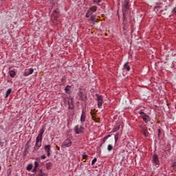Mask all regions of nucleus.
I'll return each mask as SVG.
<instances>
[{
    "label": "nucleus",
    "mask_w": 176,
    "mask_h": 176,
    "mask_svg": "<svg viewBox=\"0 0 176 176\" xmlns=\"http://www.w3.org/2000/svg\"><path fill=\"white\" fill-rule=\"evenodd\" d=\"M45 130H46V128H45L44 126H43L42 128L39 130L38 134L36 138V143L34 146V151H39L41 146H42V140H43V134L45 133Z\"/></svg>",
    "instance_id": "obj_1"
},
{
    "label": "nucleus",
    "mask_w": 176,
    "mask_h": 176,
    "mask_svg": "<svg viewBox=\"0 0 176 176\" xmlns=\"http://www.w3.org/2000/svg\"><path fill=\"white\" fill-rule=\"evenodd\" d=\"M97 12V6H93L92 7L89 8L86 12L85 14V17H87V19H89V17H90L91 15H93V14Z\"/></svg>",
    "instance_id": "obj_2"
},
{
    "label": "nucleus",
    "mask_w": 176,
    "mask_h": 176,
    "mask_svg": "<svg viewBox=\"0 0 176 176\" xmlns=\"http://www.w3.org/2000/svg\"><path fill=\"white\" fill-rule=\"evenodd\" d=\"M74 131L76 134H83V133H85V127H83L82 124L80 125H76L74 128Z\"/></svg>",
    "instance_id": "obj_3"
},
{
    "label": "nucleus",
    "mask_w": 176,
    "mask_h": 176,
    "mask_svg": "<svg viewBox=\"0 0 176 176\" xmlns=\"http://www.w3.org/2000/svg\"><path fill=\"white\" fill-rule=\"evenodd\" d=\"M130 9V0H124L122 3V13H126Z\"/></svg>",
    "instance_id": "obj_4"
},
{
    "label": "nucleus",
    "mask_w": 176,
    "mask_h": 176,
    "mask_svg": "<svg viewBox=\"0 0 176 176\" xmlns=\"http://www.w3.org/2000/svg\"><path fill=\"white\" fill-rule=\"evenodd\" d=\"M87 119V113H86V111H85V110L82 109L80 118V124L84 125L85 122H86Z\"/></svg>",
    "instance_id": "obj_5"
},
{
    "label": "nucleus",
    "mask_w": 176,
    "mask_h": 176,
    "mask_svg": "<svg viewBox=\"0 0 176 176\" xmlns=\"http://www.w3.org/2000/svg\"><path fill=\"white\" fill-rule=\"evenodd\" d=\"M96 97L98 101V108H101V107H102V104H104V98L98 94H96Z\"/></svg>",
    "instance_id": "obj_6"
},
{
    "label": "nucleus",
    "mask_w": 176,
    "mask_h": 176,
    "mask_svg": "<svg viewBox=\"0 0 176 176\" xmlns=\"http://www.w3.org/2000/svg\"><path fill=\"white\" fill-rule=\"evenodd\" d=\"M72 145V140L69 138H67L65 141L62 143V148H69Z\"/></svg>",
    "instance_id": "obj_7"
},
{
    "label": "nucleus",
    "mask_w": 176,
    "mask_h": 176,
    "mask_svg": "<svg viewBox=\"0 0 176 176\" xmlns=\"http://www.w3.org/2000/svg\"><path fill=\"white\" fill-rule=\"evenodd\" d=\"M44 151L47 153V156L50 157V152L52 151V146L50 144L44 146Z\"/></svg>",
    "instance_id": "obj_8"
},
{
    "label": "nucleus",
    "mask_w": 176,
    "mask_h": 176,
    "mask_svg": "<svg viewBox=\"0 0 176 176\" xmlns=\"http://www.w3.org/2000/svg\"><path fill=\"white\" fill-rule=\"evenodd\" d=\"M32 74H34V69L30 68L23 72V76H30V75H32Z\"/></svg>",
    "instance_id": "obj_9"
},
{
    "label": "nucleus",
    "mask_w": 176,
    "mask_h": 176,
    "mask_svg": "<svg viewBox=\"0 0 176 176\" xmlns=\"http://www.w3.org/2000/svg\"><path fill=\"white\" fill-rule=\"evenodd\" d=\"M65 91L66 93V94H72V91H71V85H67L65 88Z\"/></svg>",
    "instance_id": "obj_10"
},
{
    "label": "nucleus",
    "mask_w": 176,
    "mask_h": 176,
    "mask_svg": "<svg viewBox=\"0 0 176 176\" xmlns=\"http://www.w3.org/2000/svg\"><path fill=\"white\" fill-rule=\"evenodd\" d=\"M142 118L144 122H145V123H148V122H149V120H151V118H149L148 116H146V114L142 115Z\"/></svg>",
    "instance_id": "obj_11"
},
{
    "label": "nucleus",
    "mask_w": 176,
    "mask_h": 176,
    "mask_svg": "<svg viewBox=\"0 0 176 176\" xmlns=\"http://www.w3.org/2000/svg\"><path fill=\"white\" fill-rule=\"evenodd\" d=\"M118 130H120V125H116L112 131L111 133H116V131H118Z\"/></svg>",
    "instance_id": "obj_12"
},
{
    "label": "nucleus",
    "mask_w": 176,
    "mask_h": 176,
    "mask_svg": "<svg viewBox=\"0 0 176 176\" xmlns=\"http://www.w3.org/2000/svg\"><path fill=\"white\" fill-rule=\"evenodd\" d=\"M96 14H92L90 16V21H91L92 24H96Z\"/></svg>",
    "instance_id": "obj_13"
},
{
    "label": "nucleus",
    "mask_w": 176,
    "mask_h": 176,
    "mask_svg": "<svg viewBox=\"0 0 176 176\" xmlns=\"http://www.w3.org/2000/svg\"><path fill=\"white\" fill-rule=\"evenodd\" d=\"M8 74L10 78H14L16 76V72L14 70H10Z\"/></svg>",
    "instance_id": "obj_14"
},
{
    "label": "nucleus",
    "mask_w": 176,
    "mask_h": 176,
    "mask_svg": "<svg viewBox=\"0 0 176 176\" xmlns=\"http://www.w3.org/2000/svg\"><path fill=\"white\" fill-rule=\"evenodd\" d=\"M75 105L74 104V99H71V104L68 106V109H74Z\"/></svg>",
    "instance_id": "obj_15"
},
{
    "label": "nucleus",
    "mask_w": 176,
    "mask_h": 176,
    "mask_svg": "<svg viewBox=\"0 0 176 176\" xmlns=\"http://www.w3.org/2000/svg\"><path fill=\"white\" fill-rule=\"evenodd\" d=\"M127 64H129V62H126L124 65H123V68L124 69H126V71H130L131 67L129 65H127Z\"/></svg>",
    "instance_id": "obj_16"
},
{
    "label": "nucleus",
    "mask_w": 176,
    "mask_h": 176,
    "mask_svg": "<svg viewBox=\"0 0 176 176\" xmlns=\"http://www.w3.org/2000/svg\"><path fill=\"white\" fill-rule=\"evenodd\" d=\"M78 96L80 97V98H83V91H82V89H79Z\"/></svg>",
    "instance_id": "obj_17"
},
{
    "label": "nucleus",
    "mask_w": 176,
    "mask_h": 176,
    "mask_svg": "<svg viewBox=\"0 0 176 176\" xmlns=\"http://www.w3.org/2000/svg\"><path fill=\"white\" fill-rule=\"evenodd\" d=\"M10 93H12V88H10L7 90L5 98H8V97H9V95L10 94Z\"/></svg>",
    "instance_id": "obj_18"
},
{
    "label": "nucleus",
    "mask_w": 176,
    "mask_h": 176,
    "mask_svg": "<svg viewBox=\"0 0 176 176\" xmlns=\"http://www.w3.org/2000/svg\"><path fill=\"white\" fill-rule=\"evenodd\" d=\"M53 166V164H52V162H48L46 164V168L47 170H50V168H52V166Z\"/></svg>",
    "instance_id": "obj_19"
},
{
    "label": "nucleus",
    "mask_w": 176,
    "mask_h": 176,
    "mask_svg": "<svg viewBox=\"0 0 176 176\" xmlns=\"http://www.w3.org/2000/svg\"><path fill=\"white\" fill-rule=\"evenodd\" d=\"M112 149H113V146H112V144H109L107 146L108 152H111V151H112Z\"/></svg>",
    "instance_id": "obj_20"
},
{
    "label": "nucleus",
    "mask_w": 176,
    "mask_h": 176,
    "mask_svg": "<svg viewBox=\"0 0 176 176\" xmlns=\"http://www.w3.org/2000/svg\"><path fill=\"white\" fill-rule=\"evenodd\" d=\"M142 132H143V134H144V135L145 137H148V131H146V129H143Z\"/></svg>",
    "instance_id": "obj_21"
},
{
    "label": "nucleus",
    "mask_w": 176,
    "mask_h": 176,
    "mask_svg": "<svg viewBox=\"0 0 176 176\" xmlns=\"http://www.w3.org/2000/svg\"><path fill=\"white\" fill-rule=\"evenodd\" d=\"M111 137V135H108L107 136L104 137L102 140L103 142H105L108 138H109Z\"/></svg>",
    "instance_id": "obj_22"
},
{
    "label": "nucleus",
    "mask_w": 176,
    "mask_h": 176,
    "mask_svg": "<svg viewBox=\"0 0 176 176\" xmlns=\"http://www.w3.org/2000/svg\"><path fill=\"white\" fill-rule=\"evenodd\" d=\"M32 164H29L27 166V170H32Z\"/></svg>",
    "instance_id": "obj_23"
},
{
    "label": "nucleus",
    "mask_w": 176,
    "mask_h": 176,
    "mask_svg": "<svg viewBox=\"0 0 176 176\" xmlns=\"http://www.w3.org/2000/svg\"><path fill=\"white\" fill-rule=\"evenodd\" d=\"M96 162H97V158L92 160L91 166H94V164H96Z\"/></svg>",
    "instance_id": "obj_24"
},
{
    "label": "nucleus",
    "mask_w": 176,
    "mask_h": 176,
    "mask_svg": "<svg viewBox=\"0 0 176 176\" xmlns=\"http://www.w3.org/2000/svg\"><path fill=\"white\" fill-rule=\"evenodd\" d=\"M155 164H159V162L157 161V155H155Z\"/></svg>",
    "instance_id": "obj_25"
},
{
    "label": "nucleus",
    "mask_w": 176,
    "mask_h": 176,
    "mask_svg": "<svg viewBox=\"0 0 176 176\" xmlns=\"http://www.w3.org/2000/svg\"><path fill=\"white\" fill-rule=\"evenodd\" d=\"M46 175V174L45 173H43V172H42V170H40V173L38 174V176H45Z\"/></svg>",
    "instance_id": "obj_26"
},
{
    "label": "nucleus",
    "mask_w": 176,
    "mask_h": 176,
    "mask_svg": "<svg viewBox=\"0 0 176 176\" xmlns=\"http://www.w3.org/2000/svg\"><path fill=\"white\" fill-rule=\"evenodd\" d=\"M139 113L140 115L142 116V115H146L145 113H144V110L142 109L140 110Z\"/></svg>",
    "instance_id": "obj_27"
},
{
    "label": "nucleus",
    "mask_w": 176,
    "mask_h": 176,
    "mask_svg": "<svg viewBox=\"0 0 176 176\" xmlns=\"http://www.w3.org/2000/svg\"><path fill=\"white\" fill-rule=\"evenodd\" d=\"M38 162H34V168H38Z\"/></svg>",
    "instance_id": "obj_28"
},
{
    "label": "nucleus",
    "mask_w": 176,
    "mask_h": 176,
    "mask_svg": "<svg viewBox=\"0 0 176 176\" xmlns=\"http://www.w3.org/2000/svg\"><path fill=\"white\" fill-rule=\"evenodd\" d=\"M114 140H115V144H116V142H118V140H119V138H118L116 135H115Z\"/></svg>",
    "instance_id": "obj_29"
},
{
    "label": "nucleus",
    "mask_w": 176,
    "mask_h": 176,
    "mask_svg": "<svg viewBox=\"0 0 176 176\" xmlns=\"http://www.w3.org/2000/svg\"><path fill=\"white\" fill-rule=\"evenodd\" d=\"M41 159L42 160H45V159H46V155H41Z\"/></svg>",
    "instance_id": "obj_30"
},
{
    "label": "nucleus",
    "mask_w": 176,
    "mask_h": 176,
    "mask_svg": "<svg viewBox=\"0 0 176 176\" xmlns=\"http://www.w3.org/2000/svg\"><path fill=\"white\" fill-rule=\"evenodd\" d=\"M94 2L95 3H100V2H101V0H94Z\"/></svg>",
    "instance_id": "obj_31"
},
{
    "label": "nucleus",
    "mask_w": 176,
    "mask_h": 176,
    "mask_svg": "<svg viewBox=\"0 0 176 176\" xmlns=\"http://www.w3.org/2000/svg\"><path fill=\"white\" fill-rule=\"evenodd\" d=\"M162 134V131L160 129H158V137H160V135Z\"/></svg>",
    "instance_id": "obj_32"
},
{
    "label": "nucleus",
    "mask_w": 176,
    "mask_h": 176,
    "mask_svg": "<svg viewBox=\"0 0 176 176\" xmlns=\"http://www.w3.org/2000/svg\"><path fill=\"white\" fill-rule=\"evenodd\" d=\"M122 13H123L122 20H123V21H124V20H126V16H124V14H126V13H124V12H122Z\"/></svg>",
    "instance_id": "obj_33"
},
{
    "label": "nucleus",
    "mask_w": 176,
    "mask_h": 176,
    "mask_svg": "<svg viewBox=\"0 0 176 176\" xmlns=\"http://www.w3.org/2000/svg\"><path fill=\"white\" fill-rule=\"evenodd\" d=\"M82 157H83L84 159H86V157H87V155L83 154V155H82Z\"/></svg>",
    "instance_id": "obj_34"
},
{
    "label": "nucleus",
    "mask_w": 176,
    "mask_h": 176,
    "mask_svg": "<svg viewBox=\"0 0 176 176\" xmlns=\"http://www.w3.org/2000/svg\"><path fill=\"white\" fill-rule=\"evenodd\" d=\"M67 104H68V107H69V105H71V100H69V101L67 102Z\"/></svg>",
    "instance_id": "obj_35"
},
{
    "label": "nucleus",
    "mask_w": 176,
    "mask_h": 176,
    "mask_svg": "<svg viewBox=\"0 0 176 176\" xmlns=\"http://www.w3.org/2000/svg\"><path fill=\"white\" fill-rule=\"evenodd\" d=\"M173 13H176V8H173Z\"/></svg>",
    "instance_id": "obj_36"
},
{
    "label": "nucleus",
    "mask_w": 176,
    "mask_h": 176,
    "mask_svg": "<svg viewBox=\"0 0 176 176\" xmlns=\"http://www.w3.org/2000/svg\"><path fill=\"white\" fill-rule=\"evenodd\" d=\"M54 13H56V14H58V11L54 10Z\"/></svg>",
    "instance_id": "obj_37"
},
{
    "label": "nucleus",
    "mask_w": 176,
    "mask_h": 176,
    "mask_svg": "<svg viewBox=\"0 0 176 176\" xmlns=\"http://www.w3.org/2000/svg\"><path fill=\"white\" fill-rule=\"evenodd\" d=\"M153 162H155V155H153Z\"/></svg>",
    "instance_id": "obj_38"
},
{
    "label": "nucleus",
    "mask_w": 176,
    "mask_h": 176,
    "mask_svg": "<svg viewBox=\"0 0 176 176\" xmlns=\"http://www.w3.org/2000/svg\"><path fill=\"white\" fill-rule=\"evenodd\" d=\"M0 129H3L2 126H0Z\"/></svg>",
    "instance_id": "obj_39"
},
{
    "label": "nucleus",
    "mask_w": 176,
    "mask_h": 176,
    "mask_svg": "<svg viewBox=\"0 0 176 176\" xmlns=\"http://www.w3.org/2000/svg\"><path fill=\"white\" fill-rule=\"evenodd\" d=\"M2 168V167L0 166V171H1V169Z\"/></svg>",
    "instance_id": "obj_40"
},
{
    "label": "nucleus",
    "mask_w": 176,
    "mask_h": 176,
    "mask_svg": "<svg viewBox=\"0 0 176 176\" xmlns=\"http://www.w3.org/2000/svg\"><path fill=\"white\" fill-rule=\"evenodd\" d=\"M155 8H157V6H155Z\"/></svg>",
    "instance_id": "obj_41"
},
{
    "label": "nucleus",
    "mask_w": 176,
    "mask_h": 176,
    "mask_svg": "<svg viewBox=\"0 0 176 176\" xmlns=\"http://www.w3.org/2000/svg\"><path fill=\"white\" fill-rule=\"evenodd\" d=\"M1 1H3V0H1Z\"/></svg>",
    "instance_id": "obj_42"
},
{
    "label": "nucleus",
    "mask_w": 176,
    "mask_h": 176,
    "mask_svg": "<svg viewBox=\"0 0 176 176\" xmlns=\"http://www.w3.org/2000/svg\"><path fill=\"white\" fill-rule=\"evenodd\" d=\"M133 176H135V175H133Z\"/></svg>",
    "instance_id": "obj_43"
}]
</instances>
